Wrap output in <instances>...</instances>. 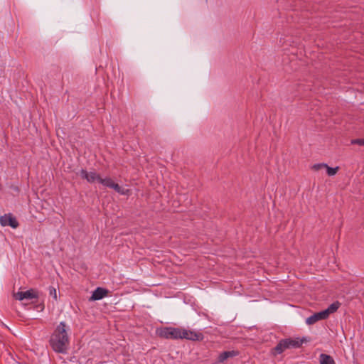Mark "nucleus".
<instances>
[{
    "label": "nucleus",
    "instance_id": "1",
    "mask_svg": "<svg viewBox=\"0 0 364 364\" xmlns=\"http://www.w3.org/2000/svg\"><path fill=\"white\" fill-rule=\"evenodd\" d=\"M69 326L65 322L61 321L56 326L49 340L52 349L58 353H66L70 344L68 336Z\"/></svg>",
    "mask_w": 364,
    "mask_h": 364
},
{
    "label": "nucleus",
    "instance_id": "2",
    "mask_svg": "<svg viewBox=\"0 0 364 364\" xmlns=\"http://www.w3.org/2000/svg\"><path fill=\"white\" fill-rule=\"evenodd\" d=\"M305 341H306V339H299V338L282 339L272 349V353L274 355H278L282 353L287 349L300 348Z\"/></svg>",
    "mask_w": 364,
    "mask_h": 364
},
{
    "label": "nucleus",
    "instance_id": "3",
    "mask_svg": "<svg viewBox=\"0 0 364 364\" xmlns=\"http://www.w3.org/2000/svg\"><path fill=\"white\" fill-rule=\"evenodd\" d=\"M156 334L166 339H181V328L162 327L156 330Z\"/></svg>",
    "mask_w": 364,
    "mask_h": 364
},
{
    "label": "nucleus",
    "instance_id": "4",
    "mask_svg": "<svg viewBox=\"0 0 364 364\" xmlns=\"http://www.w3.org/2000/svg\"><path fill=\"white\" fill-rule=\"evenodd\" d=\"M99 183L106 187L113 188L116 192L121 195L129 196L130 194V190L121 187L117 183H114L111 178H100Z\"/></svg>",
    "mask_w": 364,
    "mask_h": 364
},
{
    "label": "nucleus",
    "instance_id": "5",
    "mask_svg": "<svg viewBox=\"0 0 364 364\" xmlns=\"http://www.w3.org/2000/svg\"><path fill=\"white\" fill-rule=\"evenodd\" d=\"M204 338L200 331L181 328V339H186L191 341H201Z\"/></svg>",
    "mask_w": 364,
    "mask_h": 364
},
{
    "label": "nucleus",
    "instance_id": "6",
    "mask_svg": "<svg viewBox=\"0 0 364 364\" xmlns=\"http://www.w3.org/2000/svg\"><path fill=\"white\" fill-rule=\"evenodd\" d=\"M38 296L39 292L33 289H31L26 291H18L14 295L15 299L19 301H22L23 299H38Z\"/></svg>",
    "mask_w": 364,
    "mask_h": 364
},
{
    "label": "nucleus",
    "instance_id": "7",
    "mask_svg": "<svg viewBox=\"0 0 364 364\" xmlns=\"http://www.w3.org/2000/svg\"><path fill=\"white\" fill-rule=\"evenodd\" d=\"M0 223L2 226H10L13 228L18 227V223L11 214H5L0 217Z\"/></svg>",
    "mask_w": 364,
    "mask_h": 364
},
{
    "label": "nucleus",
    "instance_id": "8",
    "mask_svg": "<svg viewBox=\"0 0 364 364\" xmlns=\"http://www.w3.org/2000/svg\"><path fill=\"white\" fill-rule=\"evenodd\" d=\"M80 174L82 178L87 180L89 183L100 182L101 178L95 171L87 172L85 169H81Z\"/></svg>",
    "mask_w": 364,
    "mask_h": 364
},
{
    "label": "nucleus",
    "instance_id": "9",
    "mask_svg": "<svg viewBox=\"0 0 364 364\" xmlns=\"http://www.w3.org/2000/svg\"><path fill=\"white\" fill-rule=\"evenodd\" d=\"M327 318V311H321L320 312L315 313L311 316L306 318V323L308 325H313L320 320H324Z\"/></svg>",
    "mask_w": 364,
    "mask_h": 364
},
{
    "label": "nucleus",
    "instance_id": "10",
    "mask_svg": "<svg viewBox=\"0 0 364 364\" xmlns=\"http://www.w3.org/2000/svg\"><path fill=\"white\" fill-rule=\"evenodd\" d=\"M108 294V290L97 287L93 292L90 299V301L100 300L106 296Z\"/></svg>",
    "mask_w": 364,
    "mask_h": 364
},
{
    "label": "nucleus",
    "instance_id": "11",
    "mask_svg": "<svg viewBox=\"0 0 364 364\" xmlns=\"http://www.w3.org/2000/svg\"><path fill=\"white\" fill-rule=\"evenodd\" d=\"M238 355V353L235 350L224 351L220 354L218 358V363H223L229 358L235 357Z\"/></svg>",
    "mask_w": 364,
    "mask_h": 364
},
{
    "label": "nucleus",
    "instance_id": "12",
    "mask_svg": "<svg viewBox=\"0 0 364 364\" xmlns=\"http://www.w3.org/2000/svg\"><path fill=\"white\" fill-rule=\"evenodd\" d=\"M320 364H336L333 358L327 354L321 353L319 356Z\"/></svg>",
    "mask_w": 364,
    "mask_h": 364
},
{
    "label": "nucleus",
    "instance_id": "13",
    "mask_svg": "<svg viewBox=\"0 0 364 364\" xmlns=\"http://www.w3.org/2000/svg\"><path fill=\"white\" fill-rule=\"evenodd\" d=\"M339 306H340L339 302L336 301V302L331 304L328 307V309L323 310V311H327V318L329 316V315L331 314L336 312L338 310V309L339 308Z\"/></svg>",
    "mask_w": 364,
    "mask_h": 364
},
{
    "label": "nucleus",
    "instance_id": "14",
    "mask_svg": "<svg viewBox=\"0 0 364 364\" xmlns=\"http://www.w3.org/2000/svg\"><path fill=\"white\" fill-rule=\"evenodd\" d=\"M325 168H326L327 174L330 176H334L338 172L339 168L338 166L336 168L329 167L327 164Z\"/></svg>",
    "mask_w": 364,
    "mask_h": 364
},
{
    "label": "nucleus",
    "instance_id": "15",
    "mask_svg": "<svg viewBox=\"0 0 364 364\" xmlns=\"http://www.w3.org/2000/svg\"><path fill=\"white\" fill-rule=\"evenodd\" d=\"M352 144H358L360 146H364V138L363 139H355L351 140Z\"/></svg>",
    "mask_w": 364,
    "mask_h": 364
},
{
    "label": "nucleus",
    "instance_id": "16",
    "mask_svg": "<svg viewBox=\"0 0 364 364\" xmlns=\"http://www.w3.org/2000/svg\"><path fill=\"white\" fill-rule=\"evenodd\" d=\"M49 293L50 295L52 296L55 300H57V291L55 287H50Z\"/></svg>",
    "mask_w": 364,
    "mask_h": 364
},
{
    "label": "nucleus",
    "instance_id": "17",
    "mask_svg": "<svg viewBox=\"0 0 364 364\" xmlns=\"http://www.w3.org/2000/svg\"><path fill=\"white\" fill-rule=\"evenodd\" d=\"M326 166V164H314L312 167V168L315 171H318L323 168H325Z\"/></svg>",
    "mask_w": 364,
    "mask_h": 364
},
{
    "label": "nucleus",
    "instance_id": "18",
    "mask_svg": "<svg viewBox=\"0 0 364 364\" xmlns=\"http://www.w3.org/2000/svg\"><path fill=\"white\" fill-rule=\"evenodd\" d=\"M41 309H44V306L43 305H41Z\"/></svg>",
    "mask_w": 364,
    "mask_h": 364
}]
</instances>
